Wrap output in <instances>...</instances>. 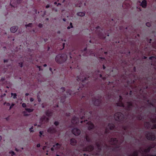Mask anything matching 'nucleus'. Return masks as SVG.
<instances>
[{"label":"nucleus","instance_id":"obj_53","mask_svg":"<svg viewBox=\"0 0 156 156\" xmlns=\"http://www.w3.org/2000/svg\"><path fill=\"white\" fill-rule=\"evenodd\" d=\"M19 65L21 67H22L23 66V62H20L19 63Z\"/></svg>","mask_w":156,"mask_h":156},{"label":"nucleus","instance_id":"obj_14","mask_svg":"<svg viewBox=\"0 0 156 156\" xmlns=\"http://www.w3.org/2000/svg\"><path fill=\"white\" fill-rule=\"evenodd\" d=\"M48 132L51 134H54L56 133L57 130L56 128L52 126L51 127H49L48 130Z\"/></svg>","mask_w":156,"mask_h":156},{"label":"nucleus","instance_id":"obj_22","mask_svg":"<svg viewBox=\"0 0 156 156\" xmlns=\"http://www.w3.org/2000/svg\"><path fill=\"white\" fill-rule=\"evenodd\" d=\"M103 148H104V152L105 153L110 149L112 150V151L113 150V149L111 148L110 146H108L107 144H105L104 145L103 147Z\"/></svg>","mask_w":156,"mask_h":156},{"label":"nucleus","instance_id":"obj_54","mask_svg":"<svg viewBox=\"0 0 156 156\" xmlns=\"http://www.w3.org/2000/svg\"><path fill=\"white\" fill-rule=\"evenodd\" d=\"M66 115L67 117H69L70 116V113H66Z\"/></svg>","mask_w":156,"mask_h":156},{"label":"nucleus","instance_id":"obj_42","mask_svg":"<svg viewBox=\"0 0 156 156\" xmlns=\"http://www.w3.org/2000/svg\"><path fill=\"white\" fill-rule=\"evenodd\" d=\"M33 129V126H32L31 127V128H30L29 129V131H30V132L31 133V132H34V131L33 130H32Z\"/></svg>","mask_w":156,"mask_h":156},{"label":"nucleus","instance_id":"obj_46","mask_svg":"<svg viewBox=\"0 0 156 156\" xmlns=\"http://www.w3.org/2000/svg\"><path fill=\"white\" fill-rule=\"evenodd\" d=\"M32 23H29L28 24L26 25V27H31L32 26Z\"/></svg>","mask_w":156,"mask_h":156},{"label":"nucleus","instance_id":"obj_1","mask_svg":"<svg viewBox=\"0 0 156 156\" xmlns=\"http://www.w3.org/2000/svg\"><path fill=\"white\" fill-rule=\"evenodd\" d=\"M86 104L82 105V107L78 113L79 117L81 119H84V122L87 121V119H89L92 115V112L90 110V107H86Z\"/></svg>","mask_w":156,"mask_h":156},{"label":"nucleus","instance_id":"obj_10","mask_svg":"<svg viewBox=\"0 0 156 156\" xmlns=\"http://www.w3.org/2000/svg\"><path fill=\"white\" fill-rule=\"evenodd\" d=\"M66 94L62 96L61 97L60 102L63 103L65 101L66 97H68L69 95H71L72 93L70 92V90H68L66 92Z\"/></svg>","mask_w":156,"mask_h":156},{"label":"nucleus","instance_id":"obj_28","mask_svg":"<svg viewBox=\"0 0 156 156\" xmlns=\"http://www.w3.org/2000/svg\"><path fill=\"white\" fill-rule=\"evenodd\" d=\"M141 5L143 8H146L147 6V2L145 0H144L142 2Z\"/></svg>","mask_w":156,"mask_h":156},{"label":"nucleus","instance_id":"obj_61","mask_svg":"<svg viewBox=\"0 0 156 156\" xmlns=\"http://www.w3.org/2000/svg\"><path fill=\"white\" fill-rule=\"evenodd\" d=\"M49 70L50 71H51V72L53 74V72L52 69L50 67L49 68Z\"/></svg>","mask_w":156,"mask_h":156},{"label":"nucleus","instance_id":"obj_40","mask_svg":"<svg viewBox=\"0 0 156 156\" xmlns=\"http://www.w3.org/2000/svg\"><path fill=\"white\" fill-rule=\"evenodd\" d=\"M146 26L148 27H150L151 26V24L150 23L147 22L146 23Z\"/></svg>","mask_w":156,"mask_h":156},{"label":"nucleus","instance_id":"obj_18","mask_svg":"<svg viewBox=\"0 0 156 156\" xmlns=\"http://www.w3.org/2000/svg\"><path fill=\"white\" fill-rule=\"evenodd\" d=\"M150 120L151 122L154 123V124L153 125V126L151 127V128L152 129H156V124H155L156 123V117L154 118H151Z\"/></svg>","mask_w":156,"mask_h":156},{"label":"nucleus","instance_id":"obj_3","mask_svg":"<svg viewBox=\"0 0 156 156\" xmlns=\"http://www.w3.org/2000/svg\"><path fill=\"white\" fill-rule=\"evenodd\" d=\"M127 105L126 107L124 108L125 110V115L127 117L128 116H131V111L132 108L133 107V103L132 101H128L127 102Z\"/></svg>","mask_w":156,"mask_h":156},{"label":"nucleus","instance_id":"obj_25","mask_svg":"<svg viewBox=\"0 0 156 156\" xmlns=\"http://www.w3.org/2000/svg\"><path fill=\"white\" fill-rule=\"evenodd\" d=\"M144 126L147 129H149L151 128V125L150 122H145L144 123Z\"/></svg>","mask_w":156,"mask_h":156},{"label":"nucleus","instance_id":"obj_27","mask_svg":"<svg viewBox=\"0 0 156 156\" xmlns=\"http://www.w3.org/2000/svg\"><path fill=\"white\" fill-rule=\"evenodd\" d=\"M108 126L109 128V129L111 130H113L115 128V126L114 124L112 123H108Z\"/></svg>","mask_w":156,"mask_h":156},{"label":"nucleus","instance_id":"obj_32","mask_svg":"<svg viewBox=\"0 0 156 156\" xmlns=\"http://www.w3.org/2000/svg\"><path fill=\"white\" fill-rule=\"evenodd\" d=\"M85 139L86 141L88 142H92L91 139L89 137V136L87 135H86V136H85Z\"/></svg>","mask_w":156,"mask_h":156},{"label":"nucleus","instance_id":"obj_43","mask_svg":"<svg viewBox=\"0 0 156 156\" xmlns=\"http://www.w3.org/2000/svg\"><path fill=\"white\" fill-rule=\"evenodd\" d=\"M153 58H154L155 59H156V57L154 56H151L149 58V59L150 60H152Z\"/></svg>","mask_w":156,"mask_h":156},{"label":"nucleus","instance_id":"obj_51","mask_svg":"<svg viewBox=\"0 0 156 156\" xmlns=\"http://www.w3.org/2000/svg\"><path fill=\"white\" fill-rule=\"evenodd\" d=\"M61 90L62 91V93H64V92L65 91V87H62L61 89Z\"/></svg>","mask_w":156,"mask_h":156},{"label":"nucleus","instance_id":"obj_20","mask_svg":"<svg viewBox=\"0 0 156 156\" xmlns=\"http://www.w3.org/2000/svg\"><path fill=\"white\" fill-rule=\"evenodd\" d=\"M87 124L88 125V129L89 130H90L94 128V126L91 122L89 121Z\"/></svg>","mask_w":156,"mask_h":156},{"label":"nucleus","instance_id":"obj_60","mask_svg":"<svg viewBox=\"0 0 156 156\" xmlns=\"http://www.w3.org/2000/svg\"><path fill=\"white\" fill-rule=\"evenodd\" d=\"M34 101V99L33 98H31L30 99V102H32Z\"/></svg>","mask_w":156,"mask_h":156},{"label":"nucleus","instance_id":"obj_13","mask_svg":"<svg viewBox=\"0 0 156 156\" xmlns=\"http://www.w3.org/2000/svg\"><path fill=\"white\" fill-rule=\"evenodd\" d=\"M101 97L98 99H96L94 98V100H93L94 104L95 105L98 106L101 104Z\"/></svg>","mask_w":156,"mask_h":156},{"label":"nucleus","instance_id":"obj_29","mask_svg":"<svg viewBox=\"0 0 156 156\" xmlns=\"http://www.w3.org/2000/svg\"><path fill=\"white\" fill-rule=\"evenodd\" d=\"M100 28L99 26H98L96 28V33L97 34L99 37H101L102 36V31H100L99 32L97 31V30L98 29ZM101 31L102 30H101Z\"/></svg>","mask_w":156,"mask_h":156},{"label":"nucleus","instance_id":"obj_5","mask_svg":"<svg viewBox=\"0 0 156 156\" xmlns=\"http://www.w3.org/2000/svg\"><path fill=\"white\" fill-rule=\"evenodd\" d=\"M145 134L146 138L147 140L153 141L156 139L155 135L151 132L147 131L145 132Z\"/></svg>","mask_w":156,"mask_h":156},{"label":"nucleus","instance_id":"obj_33","mask_svg":"<svg viewBox=\"0 0 156 156\" xmlns=\"http://www.w3.org/2000/svg\"><path fill=\"white\" fill-rule=\"evenodd\" d=\"M77 15L80 16H83L85 15V13L84 12H78L77 13Z\"/></svg>","mask_w":156,"mask_h":156},{"label":"nucleus","instance_id":"obj_7","mask_svg":"<svg viewBox=\"0 0 156 156\" xmlns=\"http://www.w3.org/2000/svg\"><path fill=\"white\" fill-rule=\"evenodd\" d=\"M109 142L111 143L112 145H114L116 148L120 147L121 144H119L118 140L116 138H112L109 140Z\"/></svg>","mask_w":156,"mask_h":156},{"label":"nucleus","instance_id":"obj_50","mask_svg":"<svg viewBox=\"0 0 156 156\" xmlns=\"http://www.w3.org/2000/svg\"><path fill=\"white\" fill-rule=\"evenodd\" d=\"M22 106L23 108H25L27 106V105L26 103H23L22 104Z\"/></svg>","mask_w":156,"mask_h":156},{"label":"nucleus","instance_id":"obj_45","mask_svg":"<svg viewBox=\"0 0 156 156\" xmlns=\"http://www.w3.org/2000/svg\"><path fill=\"white\" fill-rule=\"evenodd\" d=\"M147 102H148L149 104L152 106H154V104L152 102H149V100H147Z\"/></svg>","mask_w":156,"mask_h":156},{"label":"nucleus","instance_id":"obj_56","mask_svg":"<svg viewBox=\"0 0 156 156\" xmlns=\"http://www.w3.org/2000/svg\"><path fill=\"white\" fill-rule=\"evenodd\" d=\"M87 50V48H84L83 49V50L82 51V53L83 52H85Z\"/></svg>","mask_w":156,"mask_h":156},{"label":"nucleus","instance_id":"obj_19","mask_svg":"<svg viewBox=\"0 0 156 156\" xmlns=\"http://www.w3.org/2000/svg\"><path fill=\"white\" fill-rule=\"evenodd\" d=\"M49 120V118L45 115L42 116L40 119V121L42 123H44L45 122H48Z\"/></svg>","mask_w":156,"mask_h":156},{"label":"nucleus","instance_id":"obj_35","mask_svg":"<svg viewBox=\"0 0 156 156\" xmlns=\"http://www.w3.org/2000/svg\"><path fill=\"white\" fill-rule=\"evenodd\" d=\"M129 124H128L126 126H123V129L125 130V131H126L127 130L128 127L129 126Z\"/></svg>","mask_w":156,"mask_h":156},{"label":"nucleus","instance_id":"obj_16","mask_svg":"<svg viewBox=\"0 0 156 156\" xmlns=\"http://www.w3.org/2000/svg\"><path fill=\"white\" fill-rule=\"evenodd\" d=\"M144 106H142L140 108L142 109V110H141L139 112V113L136 116V118L138 120H141L143 119V117L141 115V112L143 109H144Z\"/></svg>","mask_w":156,"mask_h":156},{"label":"nucleus","instance_id":"obj_36","mask_svg":"<svg viewBox=\"0 0 156 156\" xmlns=\"http://www.w3.org/2000/svg\"><path fill=\"white\" fill-rule=\"evenodd\" d=\"M110 132V130L108 129L107 127H106L105 129V134H107L109 133Z\"/></svg>","mask_w":156,"mask_h":156},{"label":"nucleus","instance_id":"obj_37","mask_svg":"<svg viewBox=\"0 0 156 156\" xmlns=\"http://www.w3.org/2000/svg\"><path fill=\"white\" fill-rule=\"evenodd\" d=\"M11 94L12 96H13V98L14 99H15L17 98V95L16 93H11Z\"/></svg>","mask_w":156,"mask_h":156},{"label":"nucleus","instance_id":"obj_64","mask_svg":"<svg viewBox=\"0 0 156 156\" xmlns=\"http://www.w3.org/2000/svg\"><path fill=\"white\" fill-rule=\"evenodd\" d=\"M97 73V74H98L99 73H100V71L99 70H97L96 71V72Z\"/></svg>","mask_w":156,"mask_h":156},{"label":"nucleus","instance_id":"obj_55","mask_svg":"<svg viewBox=\"0 0 156 156\" xmlns=\"http://www.w3.org/2000/svg\"><path fill=\"white\" fill-rule=\"evenodd\" d=\"M14 105V104H12L10 106L9 110H10L13 106Z\"/></svg>","mask_w":156,"mask_h":156},{"label":"nucleus","instance_id":"obj_63","mask_svg":"<svg viewBox=\"0 0 156 156\" xmlns=\"http://www.w3.org/2000/svg\"><path fill=\"white\" fill-rule=\"evenodd\" d=\"M41 145L40 144H37V147H40Z\"/></svg>","mask_w":156,"mask_h":156},{"label":"nucleus","instance_id":"obj_48","mask_svg":"<svg viewBox=\"0 0 156 156\" xmlns=\"http://www.w3.org/2000/svg\"><path fill=\"white\" fill-rule=\"evenodd\" d=\"M38 26L39 27L41 28L43 27V24L42 23H40L38 24Z\"/></svg>","mask_w":156,"mask_h":156},{"label":"nucleus","instance_id":"obj_11","mask_svg":"<svg viewBox=\"0 0 156 156\" xmlns=\"http://www.w3.org/2000/svg\"><path fill=\"white\" fill-rule=\"evenodd\" d=\"M10 5L12 7H15L17 6V4H19L21 3V0H10Z\"/></svg>","mask_w":156,"mask_h":156},{"label":"nucleus","instance_id":"obj_44","mask_svg":"<svg viewBox=\"0 0 156 156\" xmlns=\"http://www.w3.org/2000/svg\"><path fill=\"white\" fill-rule=\"evenodd\" d=\"M37 97L38 101L39 102H40V101H41V99L40 98L39 95L38 94H37Z\"/></svg>","mask_w":156,"mask_h":156},{"label":"nucleus","instance_id":"obj_12","mask_svg":"<svg viewBox=\"0 0 156 156\" xmlns=\"http://www.w3.org/2000/svg\"><path fill=\"white\" fill-rule=\"evenodd\" d=\"M94 149V147L93 145H90L84 147L83 149V151H91Z\"/></svg>","mask_w":156,"mask_h":156},{"label":"nucleus","instance_id":"obj_62","mask_svg":"<svg viewBox=\"0 0 156 156\" xmlns=\"http://www.w3.org/2000/svg\"><path fill=\"white\" fill-rule=\"evenodd\" d=\"M70 27H71V28H73V26L72 25V23H70Z\"/></svg>","mask_w":156,"mask_h":156},{"label":"nucleus","instance_id":"obj_57","mask_svg":"<svg viewBox=\"0 0 156 156\" xmlns=\"http://www.w3.org/2000/svg\"><path fill=\"white\" fill-rule=\"evenodd\" d=\"M99 58L102 60H105V58L104 57H100Z\"/></svg>","mask_w":156,"mask_h":156},{"label":"nucleus","instance_id":"obj_47","mask_svg":"<svg viewBox=\"0 0 156 156\" xmlns=\"http://www.w3.org/2000/svg\"><path fill=\"white\" fill-rule=\"evenodd\" d=\"M107 98L108 99H109L111 98V94H107Z\"/></svg>","mask_w":156,"mask_h":156},{"label":"nucleus","instance_id":"obj_6","mask_svg":"<svg viewBox=\"0 0 156 156\" xmlns=\"http://www.w3.org/2000/svg\"><path fill=\"white\" fill-rule=\"evenodd\" d=\"M154 147V146H153L150 145L147 148L145 149L144 150H141L142 152L144 153L143 154V156H156V155H152L148 154V153L150 152L151 149L152 148Z\"/></svg>","mask_w":156,"mask_h":156},{"label":"nucleus","instance_id":"obj_52","mask_svg":"<svg viewBox=\"0 0 156 156\" xmlns=\"http://www.w3.org/2000/svg\"><path fill=\"white\" fill-rule=\"evenodd\" d=\"M23 113L24 114V116H28V115L27 114H26L25 111H23Z\"/></svg>","mask_w":156,"mask_h":156},{"label":"nucleus","instance_id":"obj_49","mask_svg":"<svg viewBox=\"0 0 156 156\" xmlns=\"http://www.w3.org/2000/svg\"><path fill=\"white\" fill-rule=\"evenodd\" d=\"M119 101H122V100H123V98L121 96H119Z\"/></svg>","mask_w":156,"mask_h":156},{"label":"nucleus","instance_id":"obj_26","mask_svg":"<svg viewBox=\"0 0 156 156\" xmlns=\"http://www.w3.org/2000/svg\"><path fill=\"white\" fill-rule=\"evenodd\" d=\"M17 26H15L12 27L10 28V31L11 32L15 33L18 29Z\"/></svg>","mask_w":156,"mask_h":156},{"label":"nucleus","instance_id":"obj_41","mask_svg":"<svg viewBox=\"0 0 156 156\" xmlns=\"http://www.w3.org/2000/svg\"><path fill=\"white\" fill-rule=\"evenodd\" d=\"M59 124V122L58 121H55L54 122V124L56 126H57Z\"/></svg>","mask_w":156,"mask_h":156},{"label":"nucleus","instance_id":"obj_31","mask_svg":"<svg viewBox=\"0 0 156 156\" xmlns=\"http://www.w3.org/2000/svg\"><path fill=\"white\" fill-rule=\"evenodd\" d=\"M138 152L137 151H133L132 154H130L129 156H138Z\"/></svg>","mask_w":156,"mask_h":156},{"label":"nucleus","instance_id":"obj_8","mask_svg":"<svg viewBox=\"0 0 156 156\" xmlns=\"http://www.w3.org/2000/svg\"><path fill=\"white\" fill-rule=\"evenodd\" d=\"M124 75L122 76V77H123V78L125 80H126L127 81V84L126 86V87L128 88L129 87L131 89H133V86L132 84L134 83L135 80L132 79H130V80H126V78L125 77H124Z\"/></svg>","mask_w":156,"mask_h":156},{"label":"nucleus","instance_id":"obj_30","mask_svg":"<svg viewBox=\"0 0 156 156\" xmlns=\"http://www.w3.org/2000/svg\"><path fill=\"white\" fill-rule=\"evenodd\" d=\"M117 105L118 106H120L122 107L123 108L125 107V105L123 103L122 101H119V102L116 103Z\"/></svg>","mask_w":156,"mask_h":156},{"label":"nucleus","instance_id":"obj_15","mask_svg":"<svg viewBox=\"0 0 156 156\" xmlns=\"http://www.w3.org/2000/svg\"><path fill=\"white\" fill-rule=\"evenodd\" d=\"M79 122V118L75 116H74L71 120V122L73 125L77 124Z\"/></svg>","mask_w":156,"mask_h":156},{"label":"nucleus","instance_id":"obj_34","mask_svg":"<svg viewBox=\"0 0 156 156\" xmlns=\"http://www.w3.org/2000/svg\"><path fill=\"white\" fill-rule=\"evenodd\" d=\"M25 110L28 112L30 113L33 112L34 110L33 108H25Z\"/></svg>","mask_w":156,"mask_h":156},{"label":"nucleus","instance_id":"obj_59","mask_svg":"<svg viewBox=\"0 0 156 156\" xmlns=\"http://www.w3.org/2000/svg\"><path fill=\"white\" fill-rule=\"evenodd\" d=\"M43 132L42 131H40V132H39V133H40V137L41 136V135H42V134H43Z\"/></svg>","mask_w":156,"mask_h":156},{"label":"nucleus","instance_id":"obj_39","mask_svg":"<svg viewBox=\"0 0 156 156\" xmlns=\"http://www.w3.org/2000/svg\"><path fill=\"white\" fill-rule=\"evenodd\" d=\"M99 77H100V78H101L103 80H105L106 79V77H103L102 74H99Z\"/></svg>","mask_w":156,"mask_h":156},{"label":"nucleus","instance_id":"obj_9","mask_svg":"<svg viewBox=\"0 0 156 156\" xmlns=\"http://www.w3.org/2000/svg\"><path fill=\"white\" fill-rule=\"evenodd\" d=\"M89 77H82V78H81V76H78L77 77V80L78 81H81L82 82V86L81 87H80V88H81V87H84V83L86 82V81L88 80V79L89 78Z\"/></svg>","mask_w":156,"mask_h":156},{"label":"nucleus","instance_id":"obj_38","mask_svg":"<svg viewBox=\"0 0 156 156\" xmlns=\"http://www.w3.org/2000/svg\"><path fill=\"white\" fill-rule=\"evenodd\" d=\"M61 146V145L59 144L58 143H57L55 145H54L53 146V147H55V146H57V147L59 146L58 148L60 147Z\"/></svg>","mask_w":156,"mask_h":156},{"label":"nucleus","instance_id":"obj_2","mask_svg":"<svg viewBox=\"0 0 156 156\" xmlns=\"http://www.w3.org/2000/svg\"><path fill=\"white\" fill-rule=\"evenodd\" d=\"M115 120L119 122L121 124H123L126 121V119L124 115L121 112L115 113L114 116Z\"/></svg>","mask_w":156,"mask_h":156},{"label":"nucleus","instance_id":"obj_17","mask_svg":"<svg viewBox=\"0 0 156 156\" xmlns=\"http://www.w3.org/2000/svg\"><path fill=\"white\" fill-rule=\"evenodd\" d=\"M72 132L75 136H78L80 133V130L77 128L73 129L72 130Z\"/></svg>","mask_w":156,"mask_h":156},{"label":"nucleus","instance_id":"obj_58","mask_svg":"<svg viewBox=\"0 0 156 156\" xmlns=\"http://www.w3.org/2000/svg\"><path fill=\"white\" fill-rule=\"evenodd\" d=\"M9 153L10 154H12V155H15V154L14 152L13 151H11Z\"/></svg>","mask_w":156,"mask_h":156},{"label":"nucleus","instance_id":"obj_24","mask_svg":"<svg viewBox=\"0 0 156 156\" xmlns=\"http://www.w3.org/2000/svg\"><path fill=\"white\" fill-rule=\"evenodd\" d=\"M70 144L72 146H75L77 144L76 140L73 138H72L70 140Z\"/></svg>","mask_w":156,"mask_h":156},{"label":"nucleus","instance_id":"obj_23","mask_svg":"<svg viewBox=\"0 0 156 156\" xmlns=\"http://www.w3.org/2000/svg\"><path fill=\"white\" fill-rule=\"evenodd\" d=\"M53 113V111L49 109L48 110L45 112V114L48 117H50L52 116Z\"/></svg>","mask_w":156,"mask_h":156},{"label":"nucleus","instance_id":"obj_21","mask_svg":"<svg viewBox=\"0 0 156 156\" xmlns=\"http://www.w3.org/2000/svg\"><path fill=\"white\" fill-rule=\"evenodd\" d=\"M96 145L98 148V152H100L101 150L102 146L101 143L99 142H96Z\"/></svg>","mask_w":156,"mask_h":156},{"label":"nucleus","instance_id":"obj_4","mask_svg":"<svg viewBox=\"0 0 156 156\" xmlns=\"http://www.w3.org/2000/svg\"><path fill=\"white\" fill-rule=\"evenodd\" d=\"M67 58V55L65 53L58 55L56 56L55 59L57 63H62L66 60Z\"/></svg>","mask_w":156,"mask_h":156}]
</instances>
